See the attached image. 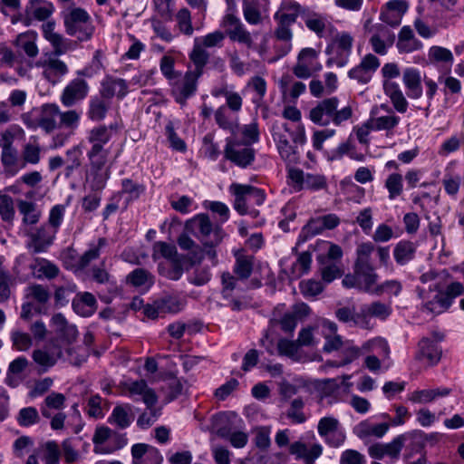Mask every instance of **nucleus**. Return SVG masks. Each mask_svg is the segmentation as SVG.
I'll return each mask as SVG.
<instances>
[{
  "label": "nucleus",
  "instance_id": "51",
  "mask_svg": "<svg viewBox=\"0 0 464 464\" xmlns=\"http://www.w3.org/2000/svg\"><path fill=\"white\" fill-rule=\"evenodd\" d=\"M109 107L110 103L102 95L92 97L89 101L87 116L92 121H102L105 119Z\"/></svg>",
  "mask_w": 464,
  "mask_h": 464
},
{
  "label": "nucleus",
  "instance_id": "26",
  "mask_svg": "<svg viewBox=\"0 0 464 464\" xmlns=\"http://www.w3.org/2000/svg\"><path fill=\"white\" fill-rule=\"evenodd\" d=\"M128 396L135 401L141 400L146 406L157 404L158 396L155 392L150 388L144 380L130 382L126 383Z\"/></svg>",
  "mask_w": 464,
  "mask_h": 464
},
{
  "label": "nucleus",
  "instance_id": "6",
  "mask_svg": "<svg viewBox=\"0 0 464 464\" xmlns=\"http://www.w3.org/2000/svg\"><path fill=\"white\" fill-rule=\"evenodd\" d=\"M186 228L193 232L202 244L219 245L225 237L221 227L213 225L207 214H198L187 222Z\"/></svg>",
  "mask_w": 464,
  "mask_h": 464
},
{
  "label": "nucleus",
  "instance_id": "30",
  "mask_svg": "<svg viewBox=\"0 0 464 464\" xmlns=\"http://www.w3.org/2000/svg\"><path fill=\"white\" fill-rule=\"evenodd\" d=\"M361 309L362 314V317L363 321L367 322V327H364V329L372 328L371 317H375L384 321L392 313L391 304L381 301H374L370 304H363Z\"/></svg>",
  "mask_w": 464,
  "mask_h": 464
},
{
  "label": "nucleus",
  "instance_id": "36",
  "mask_svg": "<svg viewBox=\"0 0 464 464\" xmlns=\"http://www.w3.org/2000/svg\"><path fill=\"white\" fill-rule=\"evenodd\" d=\"M422 43L414 35L412 29L408 26H402L398 34L396 47L400 53H410L421 49Z\"/></svg>",
  "mask_w": 464,
  "mask_h": 464
},
{
  "label": "nucleus",
  "instance_id": "22",
  "mask_svg": "<svg viewBox=\"0 0 464 464\" xmlns=\"http://www.w3.org/2000/svg\"><path fill=\"white\" fill-rule=\"evenodd\" d=\"M441 348L439 345V339L433 337H422L418 343V350L415 359L426 362L429 365L437 364L441 358Z\"/></svg>",
  "mask_w": 464,
  "mask_h": 464
},
{
  "label": "nucleus",
  "instance_id": "7",
  "mask_svg": "<svg viewBox=\"0 0 464 464\" xmlns=\"http://www.w3.org/2000/svg\"><path fill=\"white\" fill-rule=\"evenodd\" d=\"M323 66L319 62V52L312 47L303 48L296 57V63L292 68L295 77L307 80L319 72Z\"/></svg>",
  "mask_w": 464,
  "mask_h": 464
},
{
  "label": "nucleus",
  "instance_id": "55",
  "mask_svg": "<svg viewBox=\"0 0 464 464\" xmlns=\"http://www.w3.org/2000/svg\"><path fill=\"white\" fill-rule=\"evenodd\" d=\"M33 266L34 258L26 255H20L15 259L14 266V275L20 281L25 282L33 277Z\"/></svg>",
  "mask_w": 464,
  "mask_h": 464
},
{
  "label": "nucleus",
  "instance_id": "57",
  "mask_svg": "<svg viewBox=\"0 0 464 464\" xmlns=\"http://www.w3.org/2000/svg\"><path fill=\"white\" fill-rule=\"evenodd\" d=\"M362 315V309L359 313H356L354 308L350 307H341L335 311V316L340 322L352 324L364 329V327H367V322L363 321Z\"/></svg>",
  "mask_w": 464,
  "mask_h": 464
},
{
  "label": "nucleus",
  "instance_id": "27",
  "mask_svg": "<svg viewBox=\"0 0 464 464\" xmlns=\"http://www.w3.org/2000/svg\"><path fill=\"white\" fill-rule=\"evenodd\" d=\"M42 67L44 77L53 85L59 83L69 72L67 64L56 57H49Z\"/></svg>",
  "mask_w": 464,
  "mask_h": 464
},
{
  "label": "nucleus",
  "instance_id": "5",
  "mask_svg": "<svg viewBox=\"0 0 464 464\" xmlns=\"http://www.w3.org/2000/svg\"><path fill=\"white\" fill-rule=\"evenodd\" d=\"M418 295L421 299L422 311L440 314L447 311L454 299L464 293V286L459 282L450 283L444 290H439L432 299L426 298V292L417 288Z\"/></svg>",
  "mask_w": 464,
  "mask_h": 464
},
{
  "label": "nucleus",
  "instance_id": "45",
  "mask_svg": "<svg viewBox=\"0 0 464 464\" xmlns=\"http://www.w3.org/2000/svg\"><path fill=\"white\" fill-rule=\"evenodd\" d=\"M25 12L38 21H45L53 14L54 6L50 1L29 0Z\"/></svg>",
  "mask_w": 464,
  "mask_h": 464
},
{
  "label": "nucleus",
  "instance_id": "3",
  "mask_svg": "<svg viewBox=\"0 0 464 464\" xmlns=\"http://www.w3.org/2000/svg\"><path fill=\"white\" fill-rule=\"evenodd\" d=\"M61 16L67 34L75 36L81 42L92 38L94 26L90 14L85 9L68 6L62 11Z\"/></svg>",
  "mask_w": 464,
  "mask_h": 464
},
{
  "label": "nucleus",
  "instance_id": "54",
  "mask_svg": "<svg viewBox=\"0 0 464 464\" xmlns=\"http://www.w3.org/2000/svg\"><path fill=\"white\" fill-rule=\"evenodd\" d=\"M189 58L195 66L194 70L191 72L201 76L203 74L204 67L208 62L209 54L205 48L198 44V38L195 39L193 49L189 53Z\"/></svg>",
  "mask_w": 464,
  "mask_h": 464
},
{
  "label": "nucleus",
  "instance_id": "48",
  "mask_svg": "<svg viewBox=\"0 0 464 464\" xmlns=\"http://www.w3.org/2000/svg\"><path fill=\"white\" fill-rule=\"evenodd\" d=\"M158 272L169 280L177 281L180 279L184 272L182 256L172 260L160 262Z\"/></svg>",
  "mask_w": 464,
  "mask_h": 464
},
{
  "label": "nucleus",
  "instance_id": "60",
  "mask_svg": "<svg viewBox=\"0 0 464 464\" xmlns=\"http://www.w3.org/2000/svg\"><path fill=\"white\" fill-rule=\"evenodd\" d=\"M307 9V7L302 6L295 0H284L280 4V6L276 14L288 17V19L296 22V19L299 15L303 18V14L306 12Z\"/></svg>",
  "mask_w": 464,
  "mask_h": 464
},
{
  "label": "nucleus",
  "instance_id": "28",
  "mask_svg": "<svg viewBox=\"0 0 464 464\" xmlns=\"http://www.w3.org/2000/svg\"><path fill=\"white\" fill-rule=\"evenodd\" d=\"M128 92L126 81L121 78L107 76L101 83L100 94L107 100H111L114 96L123 99Z\"/></svg>",
  "mask_w": 464,
  "mask_h": 464
},
{
  "label": "nucleus",
  "instance_id": "11",
  "mask_svg": "<svg viewBox=\"0 0 464 464\" xmlns=\"http://www.w3.org/2000/svg\"><path fill=\"white\" fill-rule=\"evenodd\" d=\"M89 167L85 173V184L90 190L102 191L111 177V168L106 167L108 159L87 157Z\"/></svg>",
  "mask_w": 464,
  "mask_h": 464
},
{
  "label": "nucleus",
  "instance_id": "8",
  "mask_svg": "<svg viewBox=\"0 0 464 464\" xmlns=\"http://www.w3.org/2000/svg\"><path fill=\"white\" fill-rule=\"evenodd\" d=\"M369 120L373 131H385L387 136L393 135L401 122V117L384 103L371 110Z\"/></svg>",
  "mask_w": 464,
  "mask_h": 464
},
{
  "label": "nucleus",
  "instance_id": "13",
  "mask_svg": "<svg viewBox=\"0 0 464 464\" xmlns=\"http://www.w3.org/2000/svg\"><path fill=\"white\" fill-rule=\"evenodd\" d=\"M199 77V75L188 71L183 75L180 73L178 78L169 83L171 85V94L176 102L185 105L187 101L195 95Z\"/></svg>",
  "mask_w": 464,
  "mask_h": 464
},
{
  "label": "nucleus",
  "instance_id": "17",
  "mask_svg": "<svg viewBox=\"0 0 464 464\" xmlns=\"http://www.w3.org/2000/svg\"><path fill=\"white\" fill-rule=\"evenodd\" d=\"M90 91L88 82L82 78L72 79L60 95V101L64 107H72L82 102L87 96Z\"/></svg>",
  "mask_w": 464,
  "mask_h": 464
},
{
  "label": "nucleus",
  "instance_id": "49",
  "mask_svg": "<svg viewBox=\"0 0 464 464\" xmlns=\"http://www.w3.org/2000/svg\"><path fill=\"white\" fill-rule=\"evenodd\" d=\"M62 354L63 352L60 347L43 348L34 351L33 359L38 365L47 370L57 362Z\"/></svg>",
  "mask_w": 464,
  "mask_h": 464
},
{
  "label": "nucleus",
  "instance_id": "56",
  "mask_svg": "<svg viewBox=\"0 0 464 464\" xmlns=\"http://www.w3.org/2000/svg\"><path fill=\"white\" fill-rule=\"evenodd\" d=\"M103 266L104 262L100 266H93L92 268V278L97 284L105 285L110 293H115L118 290L117 282Z\"/></svg>",
  "mask_w": 464,
  "mask_h": 464
},
{
  "label": "nucleus",
  "instance_id": "32",
  "mask_svg": "<svg viewBox=\"0 0 464 464\" xmlns=\"http://www.w3.org/2000/svg\"><path fill=\"white\" fill-rule=\"evenodd\" d=\"M107 245V239L104 237H99L96 242L89 244L88 249L84 251L75 262V269L83 271L87 268L92 262L100 257L102 250L106 247Z\"/></svg>",
  "mask_w": 464,
  "mask_h": 464
},
{
  "label": "nucleus",
  "instance_id": "58",
  "mask_svg": "<svg viewBox=\"0 0 464 464\" xmlns=\"http://www.w3.org/2000/svg\"><path fill=\"white\" fill-rule=\"evenodd\" d=\"M450 393L449 389L418 390L409 395V400L414 403H429L438 397H444Z\"/></svg>",
  "mask_w": 464,
  "mask_h": 464
},
{
  "label": "nucleus",
  "instance_id": "2",
  "mask_svg": "<svg viewBox=\"0 0 464 464\" xmlns=\"http://www.w3.org/2000/svg\"><path fill=\"white\" fill-rule=\"evenodd\" d=\"M363 353H376L379 356L387 358L390 354V347L388 343L381 338H373L365 342L362 347H358L346 342L340 352V360L328 361L325 367H343L357 360Z\"/></svg>",
  "mask_w": 464,
  "mask_h": 464
},
{
  "label": "nucleus",
  "instance_id": "12",
  "mask_svg": "<svg viewBox=\"0 0 464 464\" xmlns=\"http://www.w3.org/2000/svg\"><path fill=\"white\" fill-rule=\"evenodd\" d=\"M113 125L95 126L88 131L87 141L91 144L87 157L108 159L110 150L105 148L112 137Z\"/></svg>",
  "mask_w": 464,
  "mask_h": 464
},
{
  "label": "nucleus",
  "instance_id": "37",
  "mask_svg": "<svg viewBox=\"0 0 464 464\" xmlns=\"http://www.w3.org/2000/svg\"><path fill=\"white\" fill-rule=\"evenodd\" d=\"M402 82L406 88L407 95L411 99H419L422 95L420 72L413 67L403 71Z\"/></svg>",
  "mask_w": 464,
  "mask_h": 464
},
{
  "label": "nucleus",
  "instance_id": "33",
  "mask_svg": "<svg viewBox=\"0 0 464 464\" xmlns=\"http://www.w3.org/2000/svg\"><path fill=\"white\" fill-rule=\"evenodd\" d=\"M289 452L296 459H303L305 464H314L315 459L322 455L323 448L320 444L308 448L304 442L295 441L290 445Z\"/></svg>",
  "mask_w": 464,
  "mask_h": 464
},
{
  "label": "nucleus",
  "instance_id": "52",
  "mask_svg": "<svg viewBox=\"0 0 464 464\" xmlns=\"http://www.w3.org/2000/svg\"><path fill=\"white\" fill-rule=\"evenodd\" d=\"M66 398L61 392H53L49 393L41 406V413L44 418H51V410L61 411L65 408Z\"/></svg>",
  "mask_w": 464,
  "mask_h": 464
},
{
  "label": "nucleus",
  "instance_id": "29",
  "mask_svg": "<svg viewBox=\"0 0 464 464\" xmlns=\"http://www.w3.org/2000/svg\"><path fill=\"white\" fill-rule=\"evenodd\" d=\"M390 427L389 422L373 423L370 420H364L353 428V432L361 440L371 437L381 439L388 432Z\"/></svg>",
  "mask_w": 464,
  "mask_h": 464
},
{
  "label": "nucleus",
  "instance_id": "9",
  "mask_svg": "<svg viewBox=\"0 0 464 464\" xmlns=\"http://www.w3.org/2000/svg\"><path fill=\"white\" fill-rule=\"evenodd\" d=\"M287 183L295 192L303 189L317 191L326 188V178L322 174L304 173L297 168L287 169Z\"/></svg>",
  "mask_w": 464,
  "mask_h": 464
},
{
  "label": "nucleus",
  "instance_id": "41",
  "mask_svg": "<svg viewBox=\"0 0 464 464\" xmlns=\"http://www.w3.org/2000/svg\"><path fill=\"white\" fill-rule=\"evenodd\" d=\"M60 268L52 261L42 258H34L33 277L43 280H52L58 276Z\"/></svg>",
  "mask_w": 464,
  "mask_h": 464
},
{
  "label": "nucleus",
  "instance_id": "20",
  "mask_svg": "<svg viewBox=\"0 0 464 464\" xmlns=\"http://www.w3.org/2000/svg\"><path fill=\"white\" fill-rule=\"evenodd\" d=\"M269 0H243L242 11L247 24H261L268 15Z\"/></svg>",
  "mask_w": 464,
  "mask_h": 464
},
{
  "label": "nucleus",
  "instance_id": "4",
  "mask_svg": "<svg viewBox=\"0 0 464 464\" xmlns=\"http://www.w3.org/2000/svg\"><path fill=\"white\" fill-rule=\"evenodd\" d=\"M230 191L235 197L234 208L238 214L249 215L252 218L259 215V211L255 207L263 205L266 200L263 189L251 185L232 184Z\"/></svg>",
  "mask_w": 464,
  "mask_h": 464
},
{
  "label": "nucleus",
  "instance_id": "63",
  "mask_svg": "<svg viewBox=\"0 0 464 464\" xmlns=\"http://www.w3.org/2000/svg\"><path fill=\"white\" fill-rule=\"evenodd\" d=\"M384 188L388 191V198L395 200L403 192V177L398 172L388 175L384 182Z\"/></svg>",
  "mask_w": 464,
  "mask_h": 464
},
{
  "label": "nucleus",
  "instance_id": "50",
  "mask_svg": "<svg viewBox=\"0 0 464 464\" xmlns=\"http://www.w3.org/2000/svg\"><path fill=\"white\" fill-rule=\"evenodd\" d=\"M25 296L41 308L47 310L51 295L46 286L40 284H32L25 288Z\"/></svg>",
  "mask_w": 464,
  "mask_h": 464
},
{
  "label": "nucleus",
  "instance_id": "31",
  "mask_svg": "<svg viewBox=\"0 0 464 464\" xmlns=\"http://www.w3.org/2000/svg\"><path fill=\"white\" fill-rule=\"evenodd\" d=\"M359 281V289L371 295H374L375 286L378 285V274L372 265L354 266Z\"/></svg>",
  "mask_w": 464,
  "mask_h": 464
},
{
  "label": "nucleus",
  "instance_id": "14",
  "mask_svg": "<svg viewBox=\"0 0 464 464\" xmlns=\"http://www.w3.org/2000/svg\"><path fill=\"white\" fill-rule=\"evenodd\" d=\"M290 136L291 128L287 123L273 127L272 137L281 158L288 163H296L299 157L295 147L290 144Z\"/></svg>",
  "mask_w": 464,
  "mask_h": 464
},
{
  "label": "nucleus",
  "instance_id": "25",
  "mask_svg": "<svg viewBox=\"0 0 464 464\" xmlns=\"http://www.w3.org/2000/svg\"><path fill=\"white\" fill-rule=\"evenodd\" d=\"M134 420L133 406L130 403H120L112 409L107 421L117 429L126 430L132 424Z\"/></svg>",
  "mask_w": 464,
  "mask_h": 464
},
{
  "label": "nucleus",
  "instance_id": "46",
  "mask_svg": "<svg viewBox=\"0 0 464 464\" xmlns=\"http://www.w3.org/2000/svg\"><path fill=\"white\" fill-rule=\"evenodd\" d=\"M35 455L39 457L44 464H59L62 450L55 440H48L39 446Z\"/></svg>",
  "mask_w": 464,
  "mask_h": 464
},
{
  "label": "nucleus",
  "instance_id": "59",
  "mask_svg": "<svg viewBox=\"0 0 464 464\" xmlns=\"http://www.w3.org/2000/svg\"><path fill=\"white\" fill-rule=\"evenodd\" d=\"M107 401L102 399L99 394L91 396L85 407L86 414L92 419H102L105 415V411L108 410Z\"/></svg>",
  "mask_w": 464,
  "mask_h": 464
},
{
  "label": "nucleus",
  "instance_id": "47",
  "mask_svg": "<svg viewBox=\"0 0 464 464\" xmlns=\"http://www.w3.org/2000/svg\"><path fill=\"white\" fill-rule=\"evenodd\" d=\"M60 108L55 103L43 105L42 113L38 124L46 132H51L57 128L56 119L59 118Z\"/></svg>",
  "mask_w": 464,
  "mask_h": 464
},
{
  "label": "nucleus",
  "instance_id": "23",
  "mask_svg": "<svg viewBox=\"0 0 464 464\" xmlns=\"http://www.w3.org/2000/svg\"><path fill=\"white\" fill-rule=\"evenodd\" d=\"M371 31L369 44L372 50L379 55H385L388 49L394 43V34L387 26L381 24L373 26Z\"/></svg>",
  "mask_w": 464,
  "mask_h": 464
},
{
  "label": "nucleus",
  "instance_id": "21",
  "mask_svg": "<svg viewBox=\"0 0 464 464\" xmlns=\"http://www.w3.org/2000/svg\"><path fill=\"white\" fill-rule=\"evenodd\" d=\"M274 20L276 24L274 34L277 40L285 42V44L280 54L277 57L269 60V63H275L279 58L286 55L292 50L291 41L293 38V32L291 27L295 23L288 19V17L279 15L276 13L274 14Z\"/></svg>",
  "mask_w": 464,
  "mask_h": 464
},
{
  "label": "nucleus",
  "instance_id": "19",
  "mask_svg": "<svg viewBox=\"0 0 464 464\" xmlns=\"http://www.w3.org/2000/svg\"><path fill=\"white\" fill-rule=\"evenodd\" d=\"M380 64L379 58L372 53H367L362 57L359 64L348 72V77L360 84H367L371 82Z\"/></svg>",
  "mask_w": 464,
  "mask_h": 464
},
{
  "label": "nucleus",
  "instance_id": "1",
  "mask_svg": "<svg viewBox=\"0 0 464 464\" xmlns=\"http://www.w3.org/2000/svg\"><path fill=\"white\" fill-rule=\"evenodd\" d=\"M353 116V108L351 103L340 107L337 97H329L318 102L310 109L308 118L315 125L326 127L330 124L342 126Z\"/></svg>",
  "mask_w": 464,
  "mask_h": 464
},
{
  "label": "nucleus",
  "instance_id": "39",
  "mask_svg": "<svg viewBox=\"0 0 464 464\" xmlns=\"http://www.w3.org/2000/svg\"><path fill=\"white\" fill-rule=\"evenodd\" d=\"M383 90L386 96H388L392 103L393 111L399 113H405L409 107V102L406 100L399 84L395 82H384Z\"/></svg>",
  "mask_w": 464,
  "mask_h": 464
},
{
  "label": "nucleus",
  "instance_id": "44",
  "mask_svg": "<svg viewBox=\"0 0 464 464\" xmlns=\"http://www.w3.org/2000/svg\"><path fill=\"white\" fill-rule=\"evenodd\" d=\"M1 162L4 167L5 174L8 177L15 176L21 169H24V163L18 158V152L15 148H6L1 153Z\"/></svg>",
  "mask_w": 464,
  "mask_h": 464
},
{
  "label": "nucleus",
  "instance_id": "38",
  "mask_svg": "<svg viewBox=\"0 0 464 464\" xmlns=\"http://www.w3.org/2000/svg\"><path fill=\"white\" fill-rule=\"evenodd\" d=\"M50 326L54 332L68 343L73 342L78 334L75 325L70 324L61 313L54 314L50 321Z\"/></svg>",
  "mask_w": 464,
  "mask_h": 464
},
{
  "label": "nucleus",
  "instance_id": "53",
  "mask_svg": "<svg viewBox=\"0 0 464 464\" xmlns=\"http://www.w3.org/2000/svg\"><path fill=\"white\" fill-rule=\"evenodd\" d=\"M126 282L135 287L150 289L155 282L154 276L144 268H136L126 277Z\"/></svg>",
  "mask_w": 464,
  "mask_h": 464
},
{
  "label": "nucleus",
  "instance_id": "34",
  "mask_svg": "<svg viewBox=\"0 0 464 464\" xmlns=\"http://www.w3.org/2000/svg\"><path fill=\"white\" fill-rule=\"evenodd\" d=\"M38 34L34 30L19 34L14 41V45L20 51L24 52L30 59L35 58L39 53L36 44Z\"/></svg>",
  "mask_w": 464,
  "mask_h": 464
},
{
  "label": "nucleus",
  "instance_id": "42",
  "mask_svg": "<svg viewBox=\"0 0 464 464\" xmlns=\"http://www.w3.org/2000/svg\"><path fill=\"white\" fill-rule=\"evenodd\" d=\"M17 208L22 215V223L25 226L36 225L42 218V210L35 202L19 199Z\"/></svg>",
  "mask_w": 464,
  "mask_h": 464
},
{
  "label": "nucleus",
  "instance_id": "15",
  "mask_svg": "<svg viewBox=\"0 0 464 464\" xmlns=\"http://www.w3.org/2000/svg\"><path fill=\"white\" fill-rule=\"evenodd\" d=\"M278 313L279 306L276 307L274 312V316L271 319V322L276 324H279L284 333L292 334L296 328L298 321L309 314L310 308L306 304L299 303L294 304L291 310L284 313V314L279 318H277Z\"/></svg>",
  "mask_w": 464,
  "mask_h": 464
},
{
  "label": "nucleus",
  "instance_id": "40",
  "mask_svg": "<svg viewBox=\"0 0 464 464\" xmlns=\"http://www.w3.org/2000/svg\"><path fill=\"white\" fill-rule=\"evenodd\" d=\"M278 354L285 356L295 362H304L308 361V355L300 348L297 342L282 338L277 343Z\"/></svg>",
  "mask_w": 464,
  "mask_h": 464
},
{
  "label": "nucleus",
  "instance_id": "61",
  "mask_svg": "<svg viewBox=\"0 0 464 464\" xmlns=\"http://www.w3.org/2000/svg\"><path fill=\"white\" fill-rule=\"evenodd\" d=\"M179 256H181L178 253L177 247L174 245L163 241H157L153 244L151 257L154 261L161 257L165 261H169Z\"/></svg>",
  "mask_w": 464,
  "mask_h": 464
},
{
  "label": "nucleus",
  "instance_id": "24",
  "mask_svg": "<svg viewBox=\"0 0 464 464\" xmlns=\"http://www.w3.org/2000/svg\"><path fill=\"white\" fill-rule=\"evenodd\" d=\"M303 21L308 30L314 33L319 38L326 37L334 30L333 24L325 14L309 8L303 14Z\"/></svg>",
  "mask_w": 464,
  "mask_h": 464
},
{
  "label": "nucleus",
  "instance_id": "43",
  "mask_svg": "<svg viewBox=\"0 0 464 464\" xmlns=\"http://www.w3.org/2000/svg\"><path fill=\"white\" fill-rule=\"evenodd\" d=\"M417 246L410 240L399 241L393 248V258L398 266H403L415 257Z\"/></svg>",
  "mask_w": 464,
  "mask_h": 464
},
{
  "label": "nucleus",
  "instance_id": "10",
  "mask_svg": "<svg viewBox=\"0 0 464 464\" xmlns=\"http://www.w3.org/2000/svg\"><path fill=\"white\" fill-rule=\"evenodd\" d=\"M224 157L236 166L246 169L254 162L256 151L246 142L238 141L233 138H227Z\"/></svg>",
  "mask_w": 464,
  "mask_h": 464
},
{
  "label": "nucleus",
  "instance_id": "62",
  "mask_svg": "<svg viewBox=\"0 0 464 464\" xmlns=\"http://www.w3.org/2000/svg\"><path fill=\"white\" fill-rule=\"evenodd\" d=\"M412 434L403 433L394 437L392 441L386 444V454L391 459V462H395L399 459L401 450L403 449L405 442L411 440Z\"/></svg>",
  "mask_w": 464,
  "mask_h": 464
},
{
  "label": "nucleus",
  "instance_id": "16",
  "mask_svg": "<svg viewBox=\"0 0 464 464\" xmlns=\"http://www.w3.org/2000/svg\"><path fill=\"white\" fill-rule=\"evenodd\" d=\"M221 26L231 41L246 44L247 47L252 46L251 34L237 14H225L221 21Z\"/></svg>",
  "mask_w": 464,
  "mask_h": 464
},
{
  "label": "nucleus",
  "instance_id": "18",
  "mask_svg": "<svg viewBox=\"0 0 464 464\" xmlns=\"http://www.w3.org/2000/svg\"><path fill=\"white\" fill-rule=\"evenodd\" d=\"M26 236L28 237L27 249L33 254H39L45 252L53 244L56 232L44 224L27 232Z\"/></svg>",
  "mask_w": 464,
  "mask_h": 464
},
{
  "label": "nucleus",
  "instance_id": "35",
  "mask_svg": "<svg viewBox=\"0 0 464 464\" xmlns=\"http://www.w3.org/2000/svg\"><path fill=\"white\" fill-rule=\"evenodd\" d=\"M73 311L83 317L92 315L97 309V300L89 292L78 293L72 301Z\"/></svg>",
  "mask_w": 464,
  "mask_h": 464
},
{
  "label": "nucleus",
  "instance_id": "64",
  "mask_svg": "<svg viewBox=\"0 0 464 464\" xmlns=\"http://www.w3.org/2000/svg\"><path fill=\"white\" fill-rule=\"evenodd\" d=\"M254 256L246 255H237L234 266V273L240 279H247L253 271Z\"/></svg>",
  "mask_w": 464,
  "mask_h": 464
}]
</instances>
